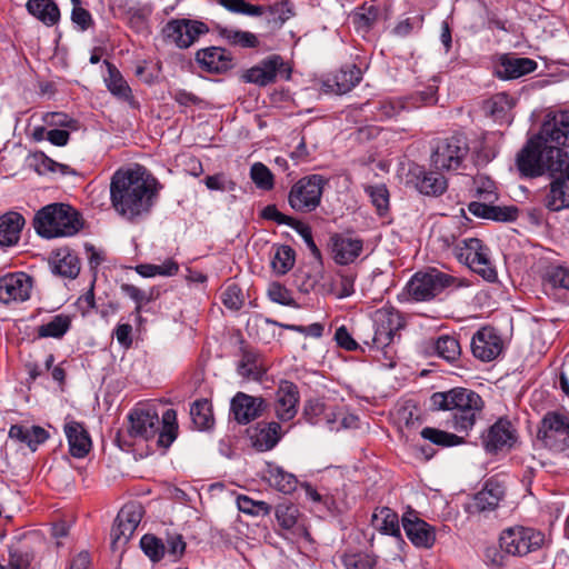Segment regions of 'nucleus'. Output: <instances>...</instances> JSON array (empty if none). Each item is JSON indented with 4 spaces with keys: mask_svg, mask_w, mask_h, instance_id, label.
I'll list each match as a JSON object with an SVG mask.
<instances>
[{
    "mask_svg": "<svg viewBox=\"0 0 569 569\" xmlns=\"http://www.w3.org/2000/svg\"><path fill=\"white\" fill-rule=\"evenodd\" d=\"M416 187L420 193L437 197L446 191L447 180L438 172H423L421 177H418Z\"/></svg>",
    "mask_w": 569,
    "mask_h": 569,
    "instance_id": "nucleus-41",
    "label": "nucleus"
},
{
    "mask_svg": "<svg viewBox=\"0 0 569 569\" xmlns=\"http://www.w3.org/2000/svg\"><path fill=\"white\" fill-rule=\"evenodd\" d=\"M269 13V23L281 27L286 21L293 17V6L289 0H282L267 7Z\"/></svg>",
    "mask_w": 569,
    "mask_h": 569,
    "instance_id": "nucleus-52",
    "label": "nucleus"
},
{
    "mask_svg": "<svg viewBox=\"0 0 569 569\" xmlns=\"http://www.w3.org/2000/svg\"><path fill=\"white\" fill-rule=\"evenodd\" d=\"M366 192L371 198V201L379 211V213H382L388 209L389 192L385 184L369 186L366 188Z\"/></svg>",
    "mask_w": 569,
    "mask_h": 569,
    "instance_id": "nucleus-59",
    "label": "nucleus"
},
{
    "mask_svg": "<svg viewBox=\"0 0 569 569\" xmlns=\"http://www.w3.org/2000/svg\"><path fill=\"white\" fill-rule=\"evenodd\" d=\"M284 67L283 59L279 54H272L261 60L257 66L248 69L243 80L258 86H267L276 81L277 73Z\"/></svg>",
    "mask_w": 569,
    "mask_h": 569,
    "instance_id": "nucleus-23",
    "label": "nucleus"
},
{
    "mask_svg": "<svg viewBox=\"0 0 569 569\" xmlns=\"http://www.w3.org/2000/svg\"><path fill=\"white\" fill-rule=\"evenodd\" d=\"M190 416L193 425L199 430L209 429L213 425V415L211 405L208 400H197L190 409Z\"/></svg>",
    "mask_w": 569,
    "mask_h": 569,
    "instance_id": "nucleus-45",
    "label": "nucleus"
},
{
    "mask_svg": "<svg viewBox=\"0 0 569 569\" xmlns=\"http://www.w3.org/2000/svg\"><path fill=\"white\" fill-rule=\"evenodd\" d=\"M237 370L246 379L260 380L267 372L268 367L258 351L242 348Z\"/></svg>",
    "mask_w": 569,
    "mask_h": 569,
    "instance_id": "nucleus-30",
    "label": "nucleus"
},
{
    "mask_svg": "<svg viewBox=\"0 0 569 569\" xmlns=\"http://www.w3.org/2000/svg\"><path fill=\"white\" fill-rule=\"evenodd\" d=\"M432 348L438 357L445 359L448 362L456 361L461 355L459 340L456 337L449 335L438 337L432 342Z\"/></svg>",
    "mask_w": 569,
    "mask_h": 569,
    "instance_id": "nucleus-43",
    "label": "nucleus"
},
{
    "mask_svg": "<svg viewBox=\"0 0 569 569\" xmlns=\"http://www.w3.org/2000/svg\"><path fill=\"white\" fill-rule=\"evenodd\" d=\"M26 10L48 28L57 26L61 19L60 8L54 0H28Z\"/></svg>",
    "mask_w": 569,
    "mask_h": 569,
    "instance_id": "nucleus-29",
    "label": "nucleus"
},
{
    "mask_svg": "<svg viewBox=\"0 0 569 569\" xmlns=\"http://www.w3.org/2000/svg\"><path fill=\"white\" fill-rule=\"evenodd\" d=\"M462 234V228L460 221L450 219L449 221L440 224L437 230V239L441 242L443 249H451L453 251Z\"/></svg>",
    "mask_w": 569,
    "mask_h": 569,
    "instance_id": "nucleus-44",
    "label": "nucleus"
},
{
    "mask_svg": "<svg viewBox=\"0 0 569 569\" xmlns=\"http://www.w3.org/2000/svg\"><path fill=\"white\" fill-rule=\"evenodd\" d=\"M569 147V111L549 112L540 132L530 138L517 156V168L525 177L536 178L545 173L555 177L561 172Z\"/></svg>",
    "mask_w": 569,
    "mask_h": 569,
    "instance_id": "nucleus-1",
    "label": "nucleus"
},
{
    "mask_svg": "<svg viewBox=\"0 0 569 569\" xmlns=\"http://www.w3.org/2000/svg\"><path fill=\"white\" fill-rule=\"evenodd\" d=\"M223 305L231 310H239L243 305L241 289L237 284H230L221 296Z\"/></svg>",
    "mask_w": 569,
    "mask_h": 569,
    "instance_id": "nucleus-61",
    "label": "nucleus"
},
{
    "mask_svg": "<svg viewBox=\"0 0 569 569\" xmlns=\"http://www.w3.org/2000/svg\"><path fill=\"white\" fill-rule=\"evenodd\" d=\"M515 107V100L506 92H500L492 96L486 102L487 112L496 121H509V113Z\"/></svg>",
    "mask_w": 569,
    "mask_h": 569,
    "instance_id": "nucleus-37",
    "label": "nucleus"
},
{
    "mask_svg": "<svg viewBox=\"0 0 569 569\" xmlns=\"http://www.w3.org/2000/svg\"><path fill=\"white\" fill-rule=\"evenodd\" d=\"M422 23H423L422 16H416L413 18H406L397 23V26L393 28V33L398 37H407L413 30L421 29Z\"/></svg>",
    "mask_w": 569,
    "mask_h": 569,
    "instance_id": "nucleus-63",
    "label": "nucleus"
},
{
    "mask_svg": "<svg viewBox=\"0 0 569 569\" xmlns=\"http://www.w3.org/2000/svg\"><path fill=\"white\" fill-rule=\"evenodd\" d=\"M71 327V318L68 315L59 313L51 318L47 323L38 327L39 338H62Z\"/></svg>",
    "mask_w": 569,
    "mask_h": 569,
    "instance_id": "nucleus-40",
    "label": "nucleus"
},
{
    "mask_svg": "<svg viewBox=\"0 0 569 569\" xmlns=\"http://www.w3.org/2000/svg\"><path fill=\"white\" fill-rule=\"evenodd\" d=\"M407 108V102L402 99H385L377 103L375 114L379 120L391 119Z\"/></svg>",
    "mask_w": 569,
    "mask_h": 569,
    "instance_id": "nucleus-53",
    "label": "nucleus"
},
{
    "mask_svg": "<svg viewBox=\"0 0 569 569\" xmlns=\"http://www.w3.org/2000/svg\"><path fill=\"white\" fill-rule=\"evenodd\" d=\"M518 440V433L510 420L498 419L482 436V443L488 452L510 450Z\"/></svg>",
    "mask_w": 569,
    "mask_h": 569,
    "instance_id": "nucleus-15",
    "label": "nucleus"
},
{
    "mask_svg": "<svg viewBox=\"0 0 569 569\" xmlns=\"http://www.w3.org/2000/svg\"><path fill=\"white\" fill-rule=\"evenodd\" d=\"M545 535L533 528L523 526L509 527L500 533L499 547L506 555L523 557L542 547Z\"/></svg>",
    "mask_w": 569,
    "mask_h": 569,
    "instance_id": "nucleus-9",
    "label": "nucleus"
},
{
    "mask_svg": "<svg viewBox=\"0 0 569 569\" xmlns=\"http://www.w3.org/2000/svg\"><path fill=\"white\" fill-rule=\"evenodd\" d=\"M281 426L278 422H261L253 435V446L260 451L271 450L281 439Z\"/></svg>",
    "mask_w": 569,
    "mask_h": 569,
    "instance_id": "nucleus-33",
    "label": "nucleus"
},
{
    "mask_svg": "<svg viewBox=\"0 0 569 569\" xmlns=\"http://www.w3.org/2000/svg\"><path fill=\"white\" fill-rule=\"evenodd\" d=\"M300 392L298 386L288 380H281L274 393L273 411L276 417L287 422L292 420L298 412Z\"/></svg>",
    "mask_w": 569,
    "mask_h": 569,
    "instance_id": "nucleus-16",
    "label": "nucleus"
},
{
    "mask_svg": "<svg viewBox=\"0 0 569 569\" xmlns=\"http://www.w3.org/2000/svg\"><path fill=\"white\" fill-rule=\"evenodd\" d=\"M36 170L43 174L47 172H61L62 174H72L74 170L68 164L59 163L51 158L47 157L43 152H37L34 156Z\"/></svg>",
    "mask_w": 569,
    "mask_h": 569,
    "instance_id": "nucleus-50",
    "label": "nucleus"
},
{
    "mask_svg": "<svg viewBox=\"0 0 569 569\" xmlns=\"http://www.w3.org/2000/svg\"><path fill=\"white\" fill-rule=\"evenodd\" d=\"M143 517V507L139 502L126 503L116 518L111 529L112 545L127 543L133 536Z\"/></svg>",
    "mask_w": 569,
    "mask_h": 569,
    "instance_id": "nucleus-13",
    "label": "nucleus"
},
{
    "mask_svg": "<svg viewBox=\"0 0 569 569\" xmlns=\"http://www.w3.org/2000/svg\"><path fill=\"white\" fill-rule=\"evenodd\" d=\"M64 433L69 443L70 455L74 458L86 457L92 446L91 438L86 428L77 421L64 425Z\"/></svg>",
    "mask_w": 569,
    "mask_h": 569,
    "instance_id": "nucleus-27",
    "label": "nucleus"
},
{
    "mask_svg": "<svg viewBox=\"0 0 569 569\" xmlns=\"http://www.w3.org/2000/svg\"><path fill=\"white\" fill-rule=\"evenodd\" d=\"M361 78L360 68L356 64H348L328 76L321 83V90L326 93L345 94L351 91Z\"/></svg>",
    "mask_w": 569,
    "mask_h": 569,
    "instance_id": "nucleus-21",
    "label": "nucleus"
},
{
    "mask_svg": "<svg viewBox=\"0 0 569 569\" xmlns=\"http://www.w3.org/2000/svg\"><path fill=\"white\" fill-rule=\"evenodd\" d=\"M343 565L347 569H372L375 561L368 555L355 553L346 555Z\"/></svg>",
    "mask_w": 569,
    "mask_h": 569,
    "instance_id": "nucleus-64",
    "label": "nucleus"
},
{
    "mask_svg": "<svg viewBox=\"0 0 569 569\" xmlns=\"http://www.w3.org/2000/svg\"><path fill=\"white\" fill-rule=\"evenodd\" d=\"M453 256L485 280L492 282L497 279V271L489 259V249L480 239H462L455 247Z\"/></svg>",
    "mask_w": 569,
    "mask_h": 569,
    "instance_id": "nucleus-7",
    "label": "nucleus"
},
{
    "mask_svg": "<svg viewBox=\"0 0 569 569\" xmlns=\"http://www.w3.org/2000/svg\"><path fill=\"white\" fill-rule=\"evenodd\" d=\"M298 508L292 503H280L276 508V518L279 526L283 529H291L298 520Z\"/></svg>",
    "mask_w": 569,
    "mask_h": 569,
    "instance_id": "nucleus-56",
    "label": "nucleus"
},
{
    "mask_svg": "<svg viewBox=\"0 0 569 569\" xmlns=\"http://www.w3.org/2000/svg\"><path fill=\"white\" fill-rule=\"evenodd\" d=\"M566 177L561 173L550 183L549 192L545 199V206L551 211H559L569 208V186Z\"/></svg>",
    "mask_w": 569,
    "mask_h": 569,
    "instance_id": "nucleus-34",
    "label": "nucleus"
},
{
    "mask_svg": "<svg viewBox=\"0 0 569 569\" xmlns=\"http://www.w3.org/2000/svg\"><path fill=\"white\" fill-rule=\"evenodd\" d=\"M373 526L382 533L400 537L398 515L390 508L383 507L372 516Z\"/></svg>",
    "mask_w": 569,
    "mask_h": 569,
    "instance_id": "nucleus-42",
    "label": "nucleus"
},
{
    "mask_svg": "<svg viewBox=\"0 0 569 569\" xmlns=\"http://www.w3.org/2000/svg\"><path fill=\"white\" fill-rule=\"evenodd\" d=\"M160 181L143 166L119 168L110 179V202L113 210L134 223L150 214L162 190Z\"/></svg>",
    "mask_w": 569,
    "mask_h": 569,
    "instance_id": "nucleus-2",
    "label": "nucleus"
},
{
    "mask_svg": "<svg viewBox=\"0 0 569 569\" xmlns=\"http://www.w3.org/2000/svg\"><path fill=\"white\" fill-rule=\"evenodd\" d=\"M539 439L552 451L569 448V415L551 411L545 415L538 431Z\"/></svg>",
    "mask_w": 569,
    "mask_h": 569,
    "instance_id": "nucleus-10",
    "label": "nucleus"
},
{
    "mask_svg": "<svg viewBox=\"0 0 569 569\" xmlns=\"http://www.w3.org/2000/svg\"><path fill=\"white\" fill-rule=\"evenodd\" d=\"M468 153V146L459 137H450L439 140L431 154V161L436 169L456 170Z\"/></svg>",
    "mask_w": 569,
    "mask_h": 569,
    "instance_id": "nucleus-11",
    "label": "nucleus"
},
{
    "mask_svg": "<svg viewBox=\"0 0 569 569\" xmlns=\"http://www.w3.org/2000/svg\"><path fill=\"white\" fill-rule=\"evenodd\" d=\"M140 547L153 562L159 561L166 552V547L161 540L151 535H144L141 538Z\"/></svg>",
    "mask_w": 569,
    "mask_h": 569,
    "instance_id": "nucleus-57",
    "label": "nucleus"
},
{
    "mask_svg": "<svg viewBox=\"0 0 569 569\" xmlns=\"http://www.w3.org/2000/svg\"><path fill=\"white\" fill-rule=\"evenodd\" d=\"M266 408V402L260 397H252L238 392L231 401V412L239 423H249L258 418Z\"/></svg>",
    "mask_w": 569,
    "mask_h": 569,
    "instance_id": "nucleus-24",
    "label": "nucleus"
},
{
    "mask_svg": "<svg viewBox=\"0 0 569 569\" xmlns=\"http://www.w3.org/2000/svg\"><path fill=\"white\" fill-rule=\"evenodd\" d=\"M503 496V487L498 481L489 479L482 490L475 495L468 510L471 513L495 510Z\"/></svg>",
    "mask_w": 569,
    "mask_h": 569,
    "instance_id": "nucleus-25",
    "label": "nucleus"
},
{
    "mask_svg": "<svg viewBox=\"0 0 569 569\" xmlns=\"http://www.w3.org/2000/svg\"><path fill=\"white\" fill-rule=\"evenodd\" d=\"M329 179L321 174L313 173L300 178L290 189L288 202L298 212H311L321 202L323 189Z\"/></svg>",
    "mask_w": 569,
    "mask_h": 569,
    "instance_id": "nucleus-6",
    "label": "nucleus"
},
{
    "mask_svg": "<svg viewBox=\"0 0 569 569\" xmlns=\"http://www.w3.org/2000/svg\"><path fill=\"white\" fill-rule=\"evenodd\" d=\"M271 487L282 493H291L296 490L298 480L293 473L287 472L281 467H270L266 476Z\"/></svg>",
    "mask_w": 569,
    "mask_h": 569,
    "instance_id": "nucleus-39",
    "label": "nucleus"
},
{
    "mask_svg": "<svg viewBox=\"0 0 569 569\" xmlns=\"http://www.w3.org/2000/svg\"><path fill=\"white\" fill-rule=\"evenodd\" d=\"M9 437L21 443H26L34 451L39 445L43 443L49 438V433L39 426L26 427L22 425H13L9 429Z\"/></svg>",
    "mask_w": 569,
    "mask_h": 569,
    "instance_id": "nucleus-32",
    "label": "nucleus"
},
{
    "mask_svg": "<svg viewBox=\"0 0 569 569\" xmlns=\"http://www.w3.org/2000/svg\"><path fill=\"white\" fill-rule=\"evenodd\" d=\"M250 178L257 188L261 190H271L274 186V178L270 169L261 163L256 162L250 168Z\"/></svg>",
    "mask_w": 569,
    "mask_h": 569,
    "instance_id": "nucleus-51",
    "label": "nucleus"
},
{
    "mask_svg": "<svg viewBox=\"0 0 569 569\" xmlns=\"http://www.w3.org/2000/svg\"><path fill=\"white\" fill-rule=\"evenodd\" d=\"M295 261V250L289 246H281L276 250L271 266L277 274L282 276L292 269Z\"/></svg>",
    "mask_w": 569,
    "mask_h": 569,
    "instance_id": "nucleus-48",
    "label": "nucleus"
},
{
    "mask_svg": "<svg viewBox=\"0 0 569 569\" xmlns=\"http://www.w3.org/2000/svg\"><path fill=\"white\" fill-rule=\"evenodd\" d=\"M329 405L320 399H309L303 406V418L311 425H319L323 421Z\"/></svg>",
    "mask_w": 569,
    "mask_h": 569,
    "instance_id": "nucleus-54",
    "label": "nucleus"
},
{
    "mask_svg": "<svg viewBox=\"0 0 569 569\" xmlns=\"http://www.w3.org/2000/svg\"><path fill=\"white\" fill-rule=\"evenodd\" d=\"M421 437L430 442L441 446V447H453L461 445L463 442V438L450 433L440 429L426 427L420 432Z\"/></svg>",
    "mask_w": 569,
    "mask_h": 569,
    "instance_id": "nucleus-47",
    "label": "nucleus"
},
{
    "mask_svg": "<svg viewBox=\"0 0 569 569\" xmlns=\"http://www.w3.org/2000/svg\"><path fill=\"white\" fill-rule=\"evenodd\" d=\"M547 281L553 287L569 291V268L553 267L547 273Z\"/></svg>",
    "mask_w": 569,
    "mask_h": 569,
    "instance_id": "nucleus-60",
    "label": "nucleus"
},
{
    "mask_svg": "<svg viewBox=\"0 0 569 569\" xmlns=\"http://www.w3.org/2000/svg\"><path fill=\"white\" fill-rule=\"evenodd\" d=\"M468 209L476 217L491 219L495 221H515L518 218L519 212L513 206L497 207L478 201L470 202Z\"/></svg>",
    "mask_w": 569,
    "mask_h": 569,
    "instance_id": "nucleus-31",
    "label": "nucleus"
},
{
    "mask_svg": "<svg viewBox=\"0 0 569 569\" xmlns=\"http://www.w3.org/2000/svg\"><path fill=\"white\" fill-rule=\"evenodd\" d=\"M36 232L44 239L72 237L83 227L80 213L66 203H50L33 218Z\"/></svg>",
    "mask_w": 569,
    "mask_h": 569,
    "instance_id": "nucleus-5",
    "label": "nucleus"
},
{
    "mask_svg": "<svg viewBox=\"0 0 569 569\" xmlns=\"http://www.w3.org/2000/svg\"><path fill=\"white\" fill-rule=\"evenodd\" d=\"M108 76L104 78L108 90L116 97L126 101L132 98L131 89L114 64L104 60Z\"/></svg>",
    "mask_w": 569,
    "mask_h": 569,
    "instance_id": "nucleus-36",
    "label": "nucleus"
},
{
    "mask_svg": "<svg viewBox=\"0 0 569 569\" xmlns=\"http://www.w3.org/2000/svg\"><path fill=\"white\" fill-rule=\"evenodd\" d=\"M33 279L24 272L8 273L0 278V302H24L30 299Z\"/></svg>",
    "mask_w": 569,
    "mask_h": 569,
    "instance_id": "nucleus-14",
    "label": "nucleus"
},
{
    "mask_svg": "<svg viewBox=\"0 0 569 569\" xmlns=\"http://www.w3.org/2000/svg\"><path fill=\"white\" fill-rule=\"evenodd\" d=\"M129 435L149 440L158 436L157 443L168 448L177 437V413L167 409L160 421L157 410L148 405L134 408L129 415Z\"/></svg>",
    "mask_w": 569,
    "mask_h": 569,
    "instance_id": "nucleus-4",
    "label": "nucleus"
},
{
    "mask_svg": "<svg viewBox=\"0 0 569 569\" xmlns=\"http://www.w3.org/2000/svg\"><path fill=\"white\" fill-rule=\"evenodd\" d=\"M458 279L437 268L416 272L408 283L409 295L417 301L431 300L445 289L456 286Z\"/></svg>",
    "mask_w": 569,
    "mask_h": 569,
    "instance_id": "nucleus-8",
    "label": "nucleus"
},
{
    "mask_svg": "<svg viewBox=\"0 0 569 569\" xmlns=\"http://www.w3.org/2000/svg\"><path fill=\"white\" fill-rule=\"evenodd\" d=\"M120 288L126 296L136 302L133 315L138 320H141L142 305L148 303L153 299V290L146 292L130 283H122Z\"/></svg>",
    "mask_w": 569,
    "mask_h": 569,
    "instance_id": "nucleus-49",
    "label": "nucleus"
},
{
    "mask_svg": "<svg viewBox=\"0 0 569 569\" xmlns=\"http://www.w3.org/2000/svg\"><path fill=\"white\" fill-rule=\"evenodd\" d=\"M537 67V62L530 58L506 53L496 61L493 74L501 80H513L533 72Z\"/></svg>",
    "mask_w": 569,
    "mask_h": 569,
    "instance_id": "nucleus-20",
    "label": "nucleus"
},
{
    "mask_svg": "<svg viewBox=\"0 0 569 569\" xmlns=\"http://www.w3.org/2000/svg\"><path fill=\"white\" fill-rule=\"evenodd\" d=\"M329 246L336 263L346 266L352 263L363 250V241L350 233H333Z\"/></svg>",
    "mask_w": 569,
    "mask_h": 569,
    "instance_id": "nucleus-19",
    "label": "nucleus"
},
{
    "mask_svg": "<svg viewBox=\"0 0 569 569\" xmlns=\"http://www.w3.org/2000/svg\"><path fill=\"white\" fill-rule=\"evenodd\" d=\"M217 32L229 46L240 47L242 49L257 48L259 46L258 37L249 31H242L229 27H217Z\"/></svg>",
    "mask_w": 569,
    "mask_h": 569,
    "instance_id": "nucleus-35",
    "label": "nucleus"
},
{
    "mask_svg": "<svg viewBox=\"0 0 569 569\" xmlns=\"http://www.w3.org/2000/svg\"><path fill=\"white\" fill-rule=\"evenodd\" d=\"M502 339L492 328H481L471 339L473 357L483 362L495 360L502 352Z\"/></svg>",
    "mask_w": 569,
    "mask_h": 569,
    "instance_id": "nucleus-18",
    "label": "nucleus"
},
{
    "mask_svg": "<svg viewBox=\"0 0 569 569\" xmlns=\"http://www.w3.org/2000/svg\"><path fill=\"white\" fill-rule=\"evenodd\" d=\"M237 506L243 513L251 516H267L271 512V506L264 501H254L247 496H239Z\"/></svg>",
    "mask_w": 569,
    "mask_h": 569,
    "instance_id": "nucleus-55",
    "label": "nucleus"
},
{
    "mask_svg": "<svg viewBox=\"0 0 569 569\" xmlns=\"http://www.w3.org/2000/svg\"><path fill=\"white\" fill-rule=\"evenodd\" d=\"M436 410L451 411V425L458 432L468 433L477 420L481 418L485 401L476 391L467 388H452L443 392H435L430 398Z\"/></svg>",
    "mask_w": 569,
    "mask_h": 569,
    "instance_id": "nucleus-3",
    "label": "nucleus"
},
{
    "mask_svg": "<svg viewBox=\"0 0 569 569\" xmlns=\"http://www.w3.org/2000/svg\"><path fill=\"white\" fill-rule=\"evenodd\" d=\"M134 269L137 273L144 278H150L154 276L170 277L174 276L178 272L179 266L174 260L167 259L161 264L141 263L138 264Z\"/></svg>",
    "mask_w": 569,
    "mask_h": 569,
    "instance_id": "nucleus-46",
    "label": "nucleus"
},
{
    "mask_svg": "<svg viewBox=\"0 0 569 569\" xmlns=\"http://www.w3.org/2000/svg\"><path fill=\"white\" fill-rule=\"evenodd\" d=\"M437 90L436 84H429L425 90L417 92L408 99V108L435 104L438 101Z\"/></svg>",
    "mask_w": 569,
    "mask_h": 569,
    "instance_id": "nucleus-58",
    "label": "nucleus"
},
{
    "mask_svg": "<svg viewBox=\"0 0 569 569\" xmlns=\"http://www.w3.org/2000/svg\"><path fill=\"white\" fill-rule=\"evenodd\" d=\"M194 61L203 72L221 74L233 67V57L222 47H207L199 49L194 54Z\"/></svg>",
    "mask_w": 569,
    "mask_h": 569,
    "instance_id": "nucleus-17",
    "label": "nucleus"
},
{
    "mask_svg": "<svg viewBox=\"0 0 569 569\" xmlns=\"http://www.w3.org/2000/svg\"><path fill=\"white\" fill-rule=\"evenodd\" d=\"M378 16V8L373 6L363 8V12L356 14L355 23L359 30L368 31L377 21Z\"/></svg>",
    "mask_w": 569,
    "mask_h": 569,
    "instance_id": "nucleus-62",
    "label": "nucleus"
},
{
    "mask_svg": "<svg viewBox=\"0 0 569 569\" xmlns=\"http://www.w3.org/2000/svg\"><path fill=\"white\" fill-rule=\"evenodd\" d=\"M53 270L62 277L74 279L80 272V261L74 253L61 249L56 253Z\"/></svg>",
    "mask_w": 569,
    "mask_h": 569,
    "instance_id": "nucleus-38",
    "label": "nucleus"
},
{
    "mask_svg": "<svg viewBox=\"0 0 569 569\" xmlns=\"http://www.w3.org/2000/svg\"><path fill=\"white\" fill-rule=\"evenodd\" d=\"M26 224L23 216L16 211H9L0 216V247L16 246Z\"/></svg>",
    "mask_w": 569,
    "mask_h": 569,
    "instance_id": "nucleus-28",
    "label": "nucleus"
},
{
    "mask_svg": "<svg viewBox=\"0 0 569 569\" xmlns=\"http://www.w3.org/2000/svg\"><path fill=\"white\" fill-rule=\"evenodd\" d=\"M377 322L372 340L377 348H383L391 343L395 333L402 327L401 318L397 312L378 311Z\"/></svg>",
    "mask_w": 569,
    "mask_h": 569,
    "instance_id": "nucleus-26",
    "label": "nucleus"
},
{
    "mask_svg": "<svg viewBox=\"0 0 569 569\" xmlns=\"http://www.w3.org/2000/svg\"><path fill=\"white\" fill-rule=\"evenodd\" d=\"M163 32L178 48L191 47L201 36L209 32V27L199 20L173 19L167 22Z\"/></svg>",
    "mask_w": 569,
    "mask_h": 569,
    "instance_id": "nucleus-12",
    "label": "nucleus"
},
{
    "mask_svg": "<svg viewBox=\"0 0 569 569\" xmlns=\"http://www.w3.org/2000/svg\"><path fill=\"white\" fill-rule=\"evenodd\" d=\"M402 527L408 539L418 548L430 549L436 542L433 527L415 513L408 512L402 517Z\"/></svg>",
    "mask_w": 569,
    "mask_h": 569,
    "instance_id": "nucleus-22",
    "label": "nucleus"
}]
</instances>
